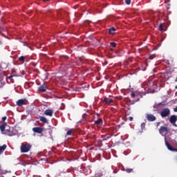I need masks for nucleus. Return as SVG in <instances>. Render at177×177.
I'll list each match as a JSON object with an SVG mask.
<instances>
[{"label": "nucleus", "mask_w": 177, "mask_h": 177, "mask_svg": "<svg viewBox=\"0 0 177 177\" xmlns=\"http://www.w3.org/2000/svg\"><path fill=\"white\" fill-rule=\"evenodd\" d=\"M113 174H117V171L115 170H114Z\"/></svg>", "instance_id": "c9c22d12"}, {"label": "nucleus", "mask_w": 177, "mask_h": 177, "mask_svg": "<svg viewBox=\"0 0 177 177\" xmlns=\"http://www.w3.org/2000/svg\"><path fill=\"white\" fill-rule=\"evenodd\" d=\"M158 30H159V31H167L166 27L162 24H160L159 25Z\"/></svg>", "instance_id": "f3484780"}, {"label": "nucleus", "mask_w": 177, "mask_h": 177, "mask_svg": "<svg viewBox=\"0 0 177 177\" xmlns=\"http://www.w3.org/2000/svg\"><path fill=\"white\" fill-rule=\"evenodd\" d=\"M96 115H97V117H99V115H100V114H99V113H96Z\"/></svg>", "instance_id": "f704fd0d"}, {"label": "nucleus", "mask_w": 177, "mask_h": 177, "mask_svg": "<svg viewBox=\"0 0 177 177\" xmlns=\"http://www.w3.org/2000/svg\"><path fill=\"white\" fill-rule=\"evenodd\" d=\"M24 104H26V100L20 99L17 102V106L19 107H22Z\"/></svg>", "instance_id": "423d86ee"}, {"label": "nucleus", "mask_w": 177, "mask_h": 177, "mask_svg": "<svg viewBox=\"0 0 177 177\" xmlns=\"http://www.w3.org/2000/svg\"><path fill=\"white\" fill-rule=\"evenodd\" d=\"M50 0H43V2H49Z\"/></svg>", "instance_id": "72a5a7b5"}, {"label": "nucleus", "mask_w": 177, "mask_h": 177, "mask_svg": "<svg viewBox=\"0 0 177 177\" xmlns=\"http://www.w3.org/2000/svg\"><path fill=\"white\" fill-rule=\"evenodd\" d=\"M169 121L171 122V124H173V125H174V127H177L176 122L177 121V116L175 115H172L170 118H169Z\"/></svg>", "instance_id": "39448f33"}, {"label": "nucleus", "mask_w": 177, "mask_h": 177, "mask_svg": "<svg viewBox=\"0 0 177 177\" xmlns=\"http://www.w3.org/2000/svg\"><path fill=\"white\" fill-rule=\"evenodd\" d=\"M2 121H6V116L2 118Z\"/></svg>", "instance_id": "c756f323"}, {"label": "nucleus", "mask_w": 177, "mask_h": 177, "mask_svg": "<svg viewBox=\"0 0 177 177\" xmlns=\"http://www.w3.org/2000/svg\"><path fill=\"white\" fill-rule=\"evenodd\" d=\"M6 129L4 130V133H3V134L8 135V136H12V135H10V127L7 125V127H6Z\"/></svg>", "instance_id": "f8f14e48"}, {"label": "nucleus", "mask_w": 177, "mask_h": 177, "mask_svg": "<svg viewBox=\"0 0 177 177\" xmlns=\"http://www.w3.org/2000/svg\"><path fill=\"white\" fill-rule=\"evenodd\" d=\"M94 124L95 125H102L103 124V119L99 118L97 120L94 121Z\"/></svg>", "instance_id": "dca6fc26"}, {"label": "nucleus", "mask_w": 177, "mask_h": 177, "mask_svg": "<svg viewBox=\"0 0 177 177\" xmlns=\"http://www.w3.org/2000/svg\"><path fill=\"white\" fill-rule=\"evenodd\" d=\"M74 133V129H71L70 130H68L67 132H66V135L68 136H71L72 134Z\"/></svg>", "instance_id": "6ab92c4d"}, {"label": "nucleus", "mask_w": 177, "mask_h": 177, "mask_svg": "<svg viewBox=\"0 0 177 177\" xmlns=\"http://www.w3.org/2000/svg\"><path fill=\"white\" fill-rule=\"evenodd\" d=\"M165 145L167 147L168 150H170V151H172V149H174V147H172V146L169 145V142L167 141V138H165Z\"/></svg>", "instance_id": "4468645a"}, {"label": "nucleus", "mask_w": 177, "mask_h": 177, "mask_svg": "<svg viewBox=\"0 0 177 177\" xmlns=\"http://www.w3.org/2000/svg\"><path fill=\"white\" fill-rule=\"evenodd\" d=\"M156 57H157V55H156V54H153L149 56L150 60H153V59H156Z\"/></svg>", "instance_id": "b1692460"}, {"label": "nucleus", "mask_w": 177, "mask_h": 177, "mask_svg": "<svg viewBox=\"0 0 177 177\" xmlns=\"http://www.w3.org/2000/svg\"><path fill=\"white\" fill-rule=\"evenodd\" d=\"M160 133H164V132H168V127L162 126L159 129Z\"/></svg>", "instance_id": "ddd939ff"}, {"label": "nucleus", "mask_w": 177, "mask_h": 177, "mask_svg": "<svg viewBox=\"0 0 177 177\" xmlns=\"http://www.w3.org/2000/svg\"><path fill=\"white\" fill-rule=\"evenodd\" d=\"M171 114V111L168 108H165L160 111V115L162 118L168 117Z\"/></svg>", "instance_id": "f03ea898"}, {"label": "nucleus", "mask_w": 177, "mask_h": 177, "mask_svg": "<svg viewBox=\"0 0 177 177\" xmlns=\"http://www.w3.org/2000/svg\"><path fill=\"white\" fill-rule=\"evenodd\" d=\"M32 131L35 133H42L44 132V129H42V127H34L32 128Z\"/></svg>", "instance_id": "0eeeda50"}, {"label": "nucleus", "mask_w": 177, "mask_h": 177, "mask_svg": "<svg viewBox=\"0 0 177 177\" xmlns=\"http://www.w3.org/2000/svg\"><path fill=\"white\" fill-rule=\"evenodd\" d=\"M6 128H8V124H6V122L3 123L0 126V131H1V133L3 134V133L5 132V129H6Z\"/></svg>", "instance_id": "9b49d317"}, {"label": "nucleus", "mask_w": 177, "mask_h": 177, "mask_svg": "<svg viewBox=\"0 0 177 177\" xmlns=\"http://www.w3.org/2000/svg\"><path fill=\"white\" fill-rule=\"evenodd\" d=\"M158 125H160V122H157V127H158Z\"/></svg>", "instance_id": "e433bc0d"}, {"label": "nucleus", "mask_w": 177, "mask_h": 177, "mask_svg": "<svg viewBox=\"0 0 177 177\" xmlns=\"http://www.w3.org/2000/svg\"><path fill=\"white\" fill-rule=\"evenodd\" d=\"M0 45H2V41L0 40Z\"/></svg>", "instance_id": "4c0bfd02"}, {"label": "nucleus", "mask_w": 177, "mask_h": 177, "mask_svg": "<svg viewBox=\"0 0 177 177\" xmlns=\"http://www.w3.org/2000/svg\"><path fill=\"white\" fill-rule=\"evenodd\" d=\"M12 77H15V75H10V76H9V77H8V80H12Z\"/></svg>", "instance_id": "7c9ffc66"}, {"label": "nucleus", "mask_w": 177, "mask_h": 177, "mask_svg": "<svg viewBox=\"0 0 177 177\" xmlns=\"http://www.w3.org/2000/svg\"><path fill=\"white\" fill-rule=\"evenodd\" d=\"M46 89H48V86L45 85V84L38 87V91H39V92H46Z\"/></svg>", "instance_id": "1a4fd4ad"}, {"label": "nucleus", "mask_w": 177, "mask_h": 177, "mask_svg": "<svg viewBox=\"0 0 177 177\" xmlns=\"http://www.w3.org/2000/svg\"><path fill=\"white\" fill-rule=\"evenodd\" d=\"M145 117L147 121H149V122H153V121H156V120H157V118L151 113H147L145 115Z\"/></svg>", "instance_id": "20e7f679"}, {"label": "nucleus", "mask_w": 177, "mask_h": 177, "mask_svg": "<svg viewBox=\"0 0 177 177\" xmlns=\"http://www.w3.org/2000/svg\"><path fill=\"white\" fill-rule=\"evenodd\" d=\"M6 147H8V146H6V145H3V146L0 147V153H2V151H5V150H6Z\"/></svg>", "instance_id": "aec40b11"}, {"label": "nucleus", "mask_w": 177, "mask_h": 177, "mask_svg": "<svg viewBox=\"0 0 177 177\" xmlns=\"http://www.w3.org/2000/svg\"><path fill=\"white\" fill-rule=\"evenodd\" d=\"M110 45L111 46H112V48H115L117 46V44H115V42H111Z\"/></svg>", "instance_id": "393cba45"}, {"label": "nucleus", "mask_w": 177, "mask_h": 177, "mask_svg": "<svg viewBox=\"0 0 177 177\" xmlns=\"http://www.w3.org/2000/svg\"><path fill=\"white\" fill-rule=\"evenodd\" d=\"M109 34H114L115 32V28L114 27H112L109 29Z\"/></svg>", "instance_id": "4be33fe9"}, {"label": "nucleus", "mask_w": 177, "mask_h": 177, "mask_svg": "<svg viewBox=\"0 0 177 177\" xmlns=\"http://www.w3.org/2000/svg\"><path fill=\"white\" fill-rule=\"evenodd\" d=\"M39 120L43 122V124H48V119L44 116H39Z\"/></svg>", "instance_id": "2eb2a0df"}, {"label": "nucleus", "mask_w": 177, "mask_h": 177, "mask_svg": "<svg viewBox=\"0 0 177 177\" xmlns=\"http://www.w3.org/2000/svg\"><path fill=\"white\" fill-rule=\"evenodd\" d=\"M171 151H177V149L173 148V149H171Z\"/></svg>", "instance_id": "473e14b6"}, {"label": "nucleus", "mask_w": 177, "mask_h": 177, "mask_svg": "<svg viewBox=\"0 0 177 177\" xmlns=\"http://www.w3.org/2000/svg\"><path fill=\"white\" fill-rule=\"evenodd\" d=\"M26 59H27V57L22 55L19 58V62H21V63H24V62H26Z\"/></svg>", "instance_id": "a211bd4d"}, {"label": "nucleus", "mask_w": 177, "mask_h": 177, "mask_svg": "<svg viewBox=\"0 0 177 177\" xmlns=\"http://www.w3.org/2000/svg\"><path fill=\"white\" fill-rule=\"evenodd\" d=\"M174 111H175L176 113H177V106H176V107L174 109Z\"/></svg>", "instance_id": "2f4dec72"}, {"label": "nucleus", "mask_w": 177, "mask_h": 177, "mask_svg": "<svg viewBox=\"0 0 177 177\" xmlns=\"http://www.w3.org/2000/svg\"><path fill=\"white\" fill-rule=\"evenodd\" d=\"M102 102H104L105 104H111L114 102L113 99L109 97H104Z\"/></svg>", "instance_id": "6e6552de"}, {"label": "nucleus", "mask_w": 177, "mask_h": 177, "mask_svg": "<svg viewBox=\"0 0 177 177\" xmlns=\"http://www.w3.org/2000/svg\"><path fill=\"white\" fill-rule=\"evenodd\" d=\"M176 89H177V86L175 87Z\"/></svg>", "instance_id": "ea45409f"}, {"label": "nucleus", "mask_w": 177, "mask_h": 177, "mask_svg": "<svg viewBox=\"0 0 177 177\" xmlns=\"http://www.w3.org/2000/svg\"><path fill=\"white\" fill-rule=\"evenodd\" d=\"M58 16H59V17H60V13H58Z\"/></svg>", "instance_id": "58836bf2"}, {"label": "nucleus", "mask_w": 177, "mask_h": 177, "mask_svg": "<svg viewBox=\"0 0 177 177\" xmlns=\"http://www.w3.org/2000/svg\"><path fill=\"white\" fill-rule=\"evenodd\" d=\"M146 127V123L143 122L141 124V129H145Z\"/></svg>", "instance_id": "bb28decb"}, {"label": "nucleus", "mask_w": 177, "mask_h": 177, "mask_svg": "<svg viewBox=\"0 0 177 177\" xmlns=\"http://www.w3.org/2000/svg\"><path fill=\"white\" fill-rule=\"evenodd\" d=\"M129 121H133V117L129 116Z\"/></svg>", "instance_id": "c85d7f7f"}, {"label": "nucleus", "mask_w": 177, "mask_h": 177, "mask_svg": "<svg viewBox=\"0 0 177 177\" xmlns=\"http://www.w3.org/2000/svg\"><path fill=\"white\" fill-rule=\"evenodd\" d=\"M29 150H31V145L30 144H21V153H28Z\"/></svg>", "instance_id": "f257e3e1"}, {"label": "nucleus", "mask_w": 177, "mask_h": 177, "mask_svg": "<svg viewBox=\"0 0 177 177\" xmlns=\"http://www.w3.org/2000/svg\"><path fill=\"white\" fill-rule=\"evenodd\" d=\"M95 177H102L103 176V173L102 171H97L95 174Z\"/></svg>", "instance_id": "412c9836"}, {"label": "nucleus", "mask_w": 177, "mask_h": 177, "mask_svg": "<svg viewBox=\"0 0 177 177\" xmlns=\"http://www.w3.org/2000/svg\"><path fill=\"white\" fill-rule=\"evenodd\" d=\"M44 114L48 117H53V111L52 109H46L44 111Z\"/></svg>", "instance_id": "9d476101"}, {"label": "nucleus", "mask_w": 177, "mask_h": 177, "mask_svg": "<svg viewBox=\"0 0 177 177\" xmlns=\"http://www.w3.org/2000/svg\"><path fill=\"white\" fill-rule=\"evenodd\" d=\"M102 140L104 142L106 140H109V139H110V136H101Z\"/></svg>", "instance_id": "5701e85b"}, {"label": "nucleus", "mask_w": 177, "mask_h": 177, "mask_svg": "<svg viewBox=\"0 0 177 177\" xmlns=\"http://www.w3.org/2000/svg\"><path fill=\"white\" fill-rule=\"evenodd\" d=\"M126 171L128 172V174H131V172L133 171V169H127Z\"/></svg>", "instance_id": "a878e982"}, {"label": "nucleus", "mask_w": 177, "mask_h": 177, "mask_svg": "<svg viewBox=\"0 0 177 177\" xmlns=\"http://www.w3.org/2000/svg\"><path fill=\"white\" fill-rule=\"evenodd\" d=\"M131 96L136 99L133 100V104L136 103V102H139V100H140V97H142V95H139L138 93H134L133 91L131 92Z\"/></svg>", "instance_id": "7ed1b4c3"}, {"label": "nucleus", "mask_w": 177, "mask_h": 177, "mask_svg": "<svg viewBox=\"0 0 177 177\" xmlns=\"http://www.w3.org/2000/svg\"><path fill=\"white\" fill-rule=\"evenodd\" d=\"M126 5H129L131 3V0H125Z\"/></svg>", "instance_id": "cd10ccee"}]
</instances>
